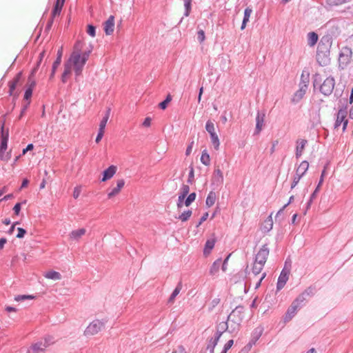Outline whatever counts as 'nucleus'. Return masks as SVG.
I'll list each match as a JSON object with an SVG mask.
<instances>
[{
    "label": "nucleus",
    "instance_id": "obj_1",
    "mask_svg": "<svg viewBox=\"0 0 353 353\" xmlns=\"http://www.w3.org/2000/svg\"><path fill=\"white\" fill-rule=\"evenodd\" d=\"M92 49H84L75 47L69 59L64 64V70L61 74V81L66 83L74 71L76 79L81 75L83 68L88 61Z\"/></svg>",
    "mask_w": 353,
    "mask_h": 353
},
{
    "label": "nucleus",
    "instance_id": "obj_2",
    "mask_svg": "<svg viewBox=\"0 0 353 353\" xmlns=\"http://www.w3.org/2000/svg\"><path fill=\"white\" fill-rule=\"evenodd\" d=\"M105 326V322L103 320L94 319L88 325L83 332V335L87 338L95 336L101 332Z\"/></svg>",
    "mask_w": 353,
    "mask_h": 353
},
{
    "label": "nucleus",
    "instance_id": "obj_3",
    "mask_svg": "<svg viewBox=\"0 0 353 353\" xmlns=\"http://www.w3.org/2000/svg\"><path fill=\"white\" fill-rule=\"evenodd\" d=\"M54 338L48 336L44 339L43 341L35 343L29 347L27 353H41L43 352L47 347L54 344Z\"/></svg>",
    "mask_w": 353,
    "mask_h": 353
},
{
    "label": "nucleus",
    "instance_id": "obj_4",
    "mask_svg": "<svg viewBox=\"0 0 353 353\" xmlns=\"http://www.w3.org/2000/svg\"><path fill=\"white\" fill-rule=\"evenodd\" d=\"M330 46H319L317 48L316 60L320 65H327L330 62Z\"/></svg>",
    "mask_w": 353,
    "mask_h": 353
},
{
    "label": "nucleus",
    "instance_id": "obj_5",
    "mask_svg": "<svg viewBox=\"0 0 353 353\" xmlns=\"http://www.w3.org/2000/svg\"><path fill=\"white\" fill-rule=\"evenodd\" d=\"M352 57V49L347 46H343L340 50L339 55V67L342 69L345 68L350 63Z\"/></svg>",
    "mask_w": 353,
    "mask_h": 353
},
{
    "label": "nucleus",
    "instance_id": "obj_6",
    "mask_svg": "<svg viewBox=\"0 0 353 353\" xmlns=\"http://www.w3.org/2000/svg\"><path fill=\"white\" fill-rule=\"evenodd\" d=\"M309 168V163L306 161H302L296 171V175L294 177L291 188H294L299 182L301 178L305 174Z\"/></svg>",
    "mask_w": 353,
    "mask_h": 353
},
{
    "label": "nucleus",
    "instance_id": "obj_7",
    "mask_svg": "<svg viewBox=\"0 0 353 353\" xmlns=\"http://www.w3.org/2000/svg\"><path fill=\"white\" fill-rule=\"evenodd\" d=\"M263 266V265L255 262L254 263V265L252 268V274L256 280V282L255 283V288H258L261 285V281L266 276L265 272L261 273Z\"/></svg>",
    "mask_w": 353,
    "mask_h": 353
},
{
    "label": "nucleus",
    "instance_id": "obj_8",
    "mask_svg": "<svg viewBox=\"0 0 353 353\" xmlns=\"http://www.w3.org/2000/svg\"><path fill=\"white\" fill-rule=\"evenodd\" d=\"M347 114V112L345 109H341L339 110L334 124L335 128H337L341 123H343V131L344 132L346 130L348 123V121L346 119Z\"/></svg>",
    "mask_w": 353,
    "mask_h": 353
},
{
    "label": "nucleus",
    "instance_id": "obj_9",
    "mask_svg": "<svg viewBox=\"0 0 353 353\" xmlns=\"http://www.w3.org/2000/svg\"><path fill=\"white\" fill-rule=\"evenodd\" d=\"M335 81L333 77H327L320 87L321 92L325 95L330 94L334 88Z\"/></svg>",
    "mask_w": 353,
    "mask_h": 353
},
{
    "label": "nucleus",
    "instance_id": "obj_10",
    "mask_svg": "<svg viewBox=\"0 0 353 353\" xmlns=\"http://www.w3.org/2000/svg\"><path fill=\"white\" fill-rule=\"evenodd\" d=\"M244 308L241 306H238L230 314L228 321L240 322L244 317Z\"/></svg>",
    "mask_w": 353,
    "mask_h": 353
},
{
    "label": "nucleus",
    "instance_id": "obj_11",
    "mask_svg": "<svg viewBox=\"0 0 353 353\" xmlns=\"http://www.w3.org/2000/svg\"><path fill=\"white\" fill-rule=\"evenodd\" d=\"M268 256L269 249L267 245H265L257 252L254 262L264 265Z\"/></svg>",
    "mask_w": 353,
    "mask_h": 353
},
{
    "label": "nucleus",
    "instance_id": "obj_12",
    "mask_svg": "<svg viewBox=\"0 0 353 353\" xmlns=\"http://www.w3.org/2000/svg\"><path fill=\"white\" fill-rule=\"evenodd\" d=\"M305 299L303 296H299L291 305V306L288 310L286 316L291 319L292 317L295 314L297 311L298 307L300 306V303L304 301Z\"/></svg>",
    "mask_w": 353,
    "mask_h": 353
},
{
    "label": "nucleus",
    "instance_id": "obj_13",
    "mask_svg": "<svg viewBox=\"0 0 353 353\" xmlns=\"http://www.w3.org/2000/svg\"><path fill=\"white\" fill-rule=\"evenodd\" d=\"M125 185V181L123 179H118L117 181L116 187L112 188L108 193V198L109 199H112L113 197L118 195L121 191L122 188Z\"/></svg>",
    "mask_w": 353,
    "mask_h": 353
},
{
    "label": "nucleus",
    "instance_id": "obj_14",
    "mask_svg": "<svg viewBox=\"0 0 353 353\" xmlns=\"http://www.w3.org/2000/svg\"><path fill=\"white\" fill-rule=\"evenodd\" d=\"M103 30L106 35H110L114 30V17L111 15L103 23Z\"/></svg>",
    "mask_w": 353,
    "mask_h": 353
},
{
    "label": "nucleus",
    "instance_id": "obj_15",
    "mask_svg": "<svg viewBox=\"0 0 353 353\" xmlns=\"http://www.w3.org/2000/svg\"><path fill=\"white\" fill-rule=\"evenodd\" d=\"M223 174L222 171L219 168H216L212 176V184L213 185H220L223 183Z\"/></svg>",
    "mask_w": 353,
    "mask_h": 353
},
{
    "label": "nucleus",
    "instance_id": "obj_16",
    "mask_svg": "<svg viewBox=\"0 0 353 353\" xmlns=\"http://www.w3.org/2000/svg\"><path fill=\"white\" fill-rule=\"evenodd\" d=\"M7 148L8 143L1 141L0 145V159L4 162H8L11 157L10 151L6 152Z\"/></svg>",
    "mask_w": 353,
    "mask_h": 353
},
{
    "label": "nucleus",
    "instance_id": "obj_17",
    "mask_svg": "<svg viewBox=\"0 0 353 353\" xmlns=\"http://www.w3.org/2000/svg\"><path fill=\"white\" fill-rule=\"evenodd\" d=\"M290 271L283 269L278 279L277 290H281L289 279Z\"/></svg>",
    "mask_w": 353,
    "mask_h": 353
},
{
    "label": "nucleus",
    "instance_id": "obj_18",
    "mask_svg": "<svg viewBox=\"0 0 353 353\" xmlns=\"http://www.w3.org/2000/svg\"><path fill=\"white\" fill-rule=\"evenodd\" d=\"M86 230L85 228H79L72 230L69 234V239L72 241H79V239L85 235Z\"/></svg>",
    "mask_w": 353,
    "mask_h": 353
},
{
    "label": "nucleus",
    "instance_id": "obj_19",
    "mask_svg": "<svg viewBox=\"0 0 353 353\" xmlns=\"http://www.w3.org/2000/svg\"><path fill=\"white\" fill-rule=\"evenodd\" d=\"M272 215V214L269 215L267 219L262 223L261 225V230L263 232H268L272 229L273 219Z\"/></svg>",
    "mask_w": 353,
    "mask_h": 353
},
{
    "label": "nucleus",
    "instance_id": "obj_20",
    "mask_svg": "<svg viewBox=\"0 0 353 353\" xmlns=\"http://www.w3.org/2000/svg\"><path fill=\"white\" fill-rule=\"evenodd\" d=\"M117 170V168L115 165H110L108 167V168L103 171L101 181H106L112 178L113 176L116 174Z\"/></svg>",
    "mask_w": 353,
    "mask_h": 353
},
{
    "label": "nucleus",
    "instance_id": "obj_21",
    "mask_svg": "<svg viewBox=\"0 0 353 353\" xmlns=\"http://www.w3.org/2000/svg\"><path fill=\"white\" fill-rule=\"evenodd\" d=\"M265 114L264 112H258L256 118V132L259 134L263 126Z\"/></svg>",
    "mask_w": 353,
    "mask_h": 353
},
{
    "label": "nucleus",
    "instance_id": "obj_22",
    "mask_svg": "<svg viewBox=\"0 0 353 353\" xmlns=\"http://www.w3.org/2000/svg\"><path fill=\"white\" fill-rule=\"evenodd\" d=\"M307 143V141L305 139L297 140L296 147V156L297 158L302 155Z\"/></svg>",
    "mask_w": 353,
    "mask_h": 353
},
{
    "label": "nucleus",
    "instance_id": "obj_23",
    "mask_svg": "<svg viewBox=\"0 0 353 353\" xmlns=\"http://www.w3.org/2000/svg\"><path fill=\"white\" fill-rule=\"evenodd\" d=\"M215 243H216L215 238H212L210 239H208L206 241L205 248H204V250H203V254L205 256H208L210 254L212 250L214 247Z\"/></svg>",
    "mask_w": 353,
    "mask_h": 353
},
{
    "label": "nucleus",
    "instance_id": "obj_24",
    "mask_svg": "<svg viewBox=\"0 0 353 353\" xmlns=\"http://www.w3.org/2000/svg\"><path fill=\"white\" fill-rule=\"evenodd\" d=\"M46 279L58 281L61 279V275L59 272L54 270H49L43 274Z\"/></svg>",
    "mask_w": 353,
    "mask_h": 353
},
{
    "label": "nucleus",
    "instance_id": "obj_25",
    "mask_svg": "<svg viewBox=\"0 0 353 353\" xmlns=\"http://www.w3.org/2000/svg\"><path fill=\"white\" fill-rule=\"evenodd\" d=\"M21 77V73L17 74L15 78L9 83V93L10 95L14 94V91Z\"/></svg>",
    "mask_w": 353,
    "mask_h": 353
},
{
    "label": "nucleus",
    "instance_id": "obj_26",
    "mask_svg": "<svg viewBox=\"0 0 353 353\" xmlns=\"http://www.w3.org/2000/svg\"><path fill=\"white\" fill-rule=\"evenodd\" d=\"M64 2L57 1L54 9L52 12V17H55L56 16H59L60 14Z\"/></svg>",
    "mask_w": 353,
    "mask_h": 353
},
{
    "label": "nucleus",
    "instance_id": "obj_27",
    "mask_svg": "<svg viewBox=\"0 0 353 353\" xmlns=\"http://www.w3.org/2000/svg\"><path fill=\"white\" fill-rule=\"evenodd\" d=\"M216 193L213 191H210L206 198L205 203L208 207L212 206L216 201Z\"/></svg>",
    "mask_w": 353,
    "mask_h": 353
},
{
    "label": "nucleus",
    "instance_id": "obj_28",
    "mask_svg": "<svg viewBox=\"0 0 353 353\" xmlns=\"http://www.w3.org/2000/svg\"><path fill=\"white\" fill-rule=\"evenodd\" d=\"M210 157L209 154L208 153V151L206 150H204L202 152L201 156V162L206 165L208 166L210 164Z\"/></svg>",
    "mask_w": 353,
    "mask_h": 353
},
{
    "label": "nucleus",
    "instance_id": "obj_29",
    "mask_svg": "<svg viewBox=\"0 0 353 353\" xmlns=\"http://www.w3.org/2000/svg\"><path fill=\"white\" fill-rule=\"evenodd\" d=\"M62 54H63V48L61 47L57 51V58L56 61L54 62L53 65H52L54 71H56V70L60 65L61 61Z\"/></svg>",
    "mask_w": 353,
    "mask_h": 353
},
{
    "label": "nucleus",
    "instance_id": "obj_30",
    "mask_svg": "<svg viewBox=\"0 0 353 353\" xmlns=\"http://www.w3.org/2000/svg\"><path fill=\"white\" fill-rule=\"evenodd\" d=\"M110 110L109 109L107 110L105 117L101 121L99 130L105 132V125L107 124V122H108L109 117H110Z\"/></svg>",
    "mask_w": 353,
    "mask_h": 353
},
{
    "label": "nucleus",
    "instance_id": "obj_31",
    "mask_svg": "<svg viewBox=\"0 0 353 353\" xmlns=\"http://www.w3.org/2000/svg\"><path fill=\"white\" fill-rule=\"evenodd\" d=\"M182 289L181 283H179L173 292L172 293L170 297L169 298V302L173 303L174 301L175 297L179 294Z\"/></svg>",
    "mask_w": 353,
    "mask_h": 353
},
{
    "label": "nucleus",
    "instance_id": "obj_32",
    "mask_svg": "<svg viewBox=\"0 0 353 353\" xmlns=\"http://www.w3.org/2000/svg\"><path fill=\"white\" fill-rule=\"evenodd\" d=\"M212 143L216 150H219L220 146V141L216 133L210 135Z\"/></svg>",
    "mask_w": 353,
    "mask_h": 353
},
{
    "label": "nucleus",
    "instance_id": "obj_33",
    "mask_svg": "<svg viewBox=\"0 0 353 353\" xmlns=\"http://www.w3.org/2000/svg\"><path fill=\"white\" fill-rule=\"evenodd\" d=\"M205 130L210 134V135H212V134L216 133L214 125L213 122L211 121L210 120H209L206 122Z\"/></svg>",
    "mask_w": 353,
    "mask_h": 353
},
{
    "label": "nucleus",
    "instance_id": "obj_34",
    "mask_svg": "<svg viewBox=\"0 0 353 353\" xmlns=\"http://www.w3.org/2000/svg\"><path fill=\"white\" fill-rule=\"evenodd\" d=\"M318 34L314 32H310L307 34V39L310 44H315L318 41Z\"/></svg>",
    "mask_w": 353,
    "mask_h": 353
},
{
    "label": "nucleus",
    "instance_id": "obj_35",
    "mask_svg": "<svg viewBox=\"0 0 353 353\" xmlns=\"http://www.w3.org/2000/svg\"><path fill=\"white\" fill-rule=\"evenodd\" d=\"M5 122L3 121L1 125V141L8 143V130H4Z\"/></svg>",
    "mask_w": 353,
    "mask_h": 353
},
{
    "label": "nucleus",
    "instance_id": "obj_36",
    "mask_svg": "<svg viewBox=\"0 0 353 353\" xmlns=\"http://www.w3.org/2000/svg\"><path fill=\"white\" fill-rule=\"evenodd\" d=\"M192 215V211L191 210H187L184 212H183L179 216V219L185 222L189 219V218Z\"/></svg>",
    "mask_w": 353,
    "mask_h": 353
},
{
    "label": "nucleus",
    "instance_id": "obj_37",
    "mask_svg": "<svg viewBox=\"0 0 353 353\" xmlns=\"http://www.w3.org/2000/svg\"><path fill=\"white\" fill-rule=\"evenodd\" d=\"M196 199V194L194 192L191 193L188 195L187 199H185L184 202V205L186 207H188Z\"/></svg>",
    "mask_w": 353,
    "mask_h": 353
},
{
    "label": "nucleus",
    "instance_id": "obj_38",
    "mask_svg": "<svg viewBox=\"0 0 353 353\" xmlns=\"http://www.w3.org/2000/svg\"><path fill=\"white\" fill-rule=\"evenodd\" d=\"M34 296L32 295H18L14 297L16 301H25L26 299H34Z\"/></svg>",
    "mask_w": 353,
    "mask_h": 353
},
{
    "label": "nucleus",
    "instance_id": "obj_39",
    "mask_svg": "<svg viewBox=\"0 0 353 353\" xmlns=\"http://www.w3.org/2000/svg\"><path fill=\"white\" fill-rule=\"evenodd\" d=\"M190 191V187L188 185H183L181 190H180V194L184 196H186Z\"/></svg>",
    "mask_w": 353,
    "mask_h": 353
},
{
    "label": "nucleus",
    "instance_id": "obj_40",
    "mask_svg": "<svg viewBox=\"0 0 353 353\" xmlns=\"http://www.w3.org/2000/svg\"><path fill=\"white\" fill-rule=\"evenodd\" d=\"M34 85V83H33L31 86L30 88H28L26 92H25V94H24V99H29L30 98H31L32 97V87Z\"/></svg>",
    "mask_w": 353,
    "mask_h": 353
},
{
    "label": "nucleus",
    "instance_id": "obj_41",
    "mask_svg": "<svg viewBox=\"0 0 353 353\" xmlns=\"http://www.w3.org/2000/svg\"><path fill=\"white\" fill-rule=\"evenodd\" d=\"M252 12V10L251 8H245V11H244V17H243V20L245 21H248L249 19H250V15Z\"/></svg>",
    "mask_w": 353,
    "mask_h": 353
},
{
    "label": "nucleus",
    "instance_id": "obj_42",
    "mask_svg": "<svg viewBox=\"0 0 353 353\" xmlns=\"http://www.w3.org/2000/svg\"><path fill=\"white\" fill-rule=\"evenodd\" d=\"M220 263H221V260H217L214 263V264L211 268V270H210L211 274H214L215 272H216L218 271L219 266Z\"/></svg>",
    "mask_w": 353,
    "mask_h": 353
},
{
    "label": "nucleus",
    "instance_id": "obj_43",
    "mask_svg": "<svg viewBox=\"0 0 353 353\" xmlns=\"http://www.w3.org/2000/svg\"><path fill=\"white\" fill-rule=\"evenodd\" d=\"M234 343V341L232 339L229 340L227 343L225 345L224 348L221 353H227L228 350L231 348Z\"/></svg>",
    "mask_w": 353,
    "mask_h": 353
},
{
    "label": "nucleus",
    "instance_id": "obj_44",
    "mask_svg": "<svg viewBox=\"0 0 353 353\" xmlns=\"http://www.w3.org/2000/svg\"><path fill=\"white\" fill-rule=\"evenodd\" d=\"M81 186H77L74 188V191H73V197L74 199H77L79 198V196H80V194H81Z\"/></svg>",
    "mask_w": 353,
    "mask_h": 353
},
{
    "label": "nucleus",
    "instance_id": "obj_45",
    "mask_svg": "<svg viewBox=\"0 0 353 353\" xmlns=\"http://www.w3.org/2000/svg\"><path fill=\"white\" fill-rule=\"evenodd\" d=\"M197 40L199 43H202L205 40V33L203 30H199L197 32Z\"/></svg>",
    "mask_w": 353,
    "mask_h": 353
},
{
    "label": "nucleus",
    "instance_id": "obj_46",
    "mask_svg": "<svg viewBox=\"0 0 353 353\" xmlns=\"http://www.w3.org/2000/svg\"><path fill=\"white\" fill-rule=\"evenodd\" d=\"M87 32L91 37H94L95 36V27L92 25H88Z\"/></svg>",
    "mask_w": 353,
    "mask_h": 353
},
{
    "label": "nucleus",
    "instance_id": "obj_47",
    "mask_svg": "<svg viewBox=\"0 0 353 353\" xmlns=\"http://www.w3.org/2000/svg\"><path fill=\"white\" fill-rule=\"evenodd\" d=\"M185 198V196L179 194L178 198V202H177V207L179 208H181L183 205V200Z\"/></svg>",
    "mask_w": 353,
    "mask_h": 353
},
{
    "label": "nucleus",
    "instance_id": "obj_48",
    "mask_svg": "<svg viewBox=\"0 0 353 353\" xmlns=\"http://www.w3.org/2000/svg\"><path fill=\"white\" fill-rule=\"evenodd\" d=\"M17 230H18V234H17V237L19 239L23 238L24 236V235L26 234V231L21 228H18Z\"/></svg>",
    "mask_w": 353,
    "mask_h": 353
},
{
    "label": "nucleus",
    "instance_id": "obj_49",
    "mask_svg": "<svg viewBox=\"0 0 353 353\" xmlns=\"http://www.w3.org/2000/svg\"><path fill=\"white\" fill-rule=\"evenodd\" d=\"M21 204L20 203H17L15 204V205L13 208L14 212L16 215H19L20 210H21Z\"/></svg>",
    "mask_w": 353,
    "mask_h": 353
},
{
    "label": "nucleus",
    "instance_id": "obj_50",
    "mask_svg": "<svg viewBox=\"0 0 353 353\" xmlns=\"http://www.w3.org/2000/svg\"><path fill=\"white\" fill-rule=\"evenodd\" d=\"M191 3H184L185 8V15L186 17L189 16L190 10H191Z\"/></svg>",
    "mask_w": 353,
    "mask_h": 353
},
{
    "label": "nucleus",
    "instance_id": "obj_51",
    "mask_svg": "<svg viewBox=\"0 0 353 353\" xmlns=\"http://www.w3.org/2000/svg\"><path fill=\"white\" fill-rule=\"evenodd\" d=\"M104 132H105L104 131L99 130V132H98V134H97L96 140H95V141L97 143H99L101 141V140L102 139V138L103 137Z\"/></svg>",
    "mask_w": 353,
    "mask_h": 353
},
{
    "label": "nucleus",
    "instance_id": "obj_52",
    "mask_svg": "<svg viewBox=\"0 0 353 353\" xmlns=\"http://www.w3.org/2000/svg\"><path fill=\"white\" fill-rule=\"evenodd\" d=\"M151 121L150 117H146L143 122V126L145 128L150 127L151 125Z\"/></svg>",
    "mask_w": 353,
    "mask_h": 353
},
{
    "label": "nucleus",
    "instance_id": "obj_53",
    "mask_svg": "<svg viewBox=\"0 0 353 353\" xmlns=\"http://www.w3.org/2000/svg\"><path fill=\"white\" fill-rule=\"evenodd\" d=\"M34 148V145L32 143H30L27 145V147L23 150L22 154L24 155L28 151L32 150Z\"/></svg>",
    "mask_w": 353,
    "mask_h": 353
},
{
    "label": "nucleus",
    "instance_id": "obj_54",
    "mask_svg": "<svg viewBox=\"0 0 353 353\" xmlns=\"http://www.w3.org/2000/svg\"><path fill=\"white\" fill-rule=\"evenodd\" d=\"M172 353H186V352L183 346H179Z\"/></svg>",
    "mask_w": 353,
    "mask_h": 353
},
{
    "label": "nucleus",
    "instance_id": "obj_55",
    "mask_svg": "<svg viewBox=\"0 0 353 353\" xmlns=\"http://www.w3.org/2000/svg\"><path fill=\"white\" fill-rule=\"evenodd\" d=\"M208 217V213L205 212L201 218L200 221L197 226H199L203 221H205Z\"/></svg>",
    "mask_w": 353,
    "mask_h": 353
},
{
    "label": "nucleus",
    "instance_id": "obj_56",
    "mask_svg": "<svg viewBox=\"0 0 353 353\" xmlns=\"http://www.w3.org/2000/svg\"><path fill=\"white\" fill-rule=\"evenodd\" d=\"M168 104V103H167V101L165 100H164L163 101L161 102L159 104V106L161 109L165 110L167 108Z\"/></svg>",
    "mask_w": 353,
    "mask_h": 353
},
{
    "label": "nucleus",
    "instance_id": "obj_57",
    "mask_svg": "<svg viewBox=\"0 0 353 353\" xmlns=\"http://www.w3.org/2000/svg\"><path fill=\"white\" fill-rule=\"evenodd\" d=\"M192 144H193V142L191 143L190 145H189L186 149V151H185V154L187 156H189L191 152H192Z\"/></svg>",
    "mask_w": 353,
    "mask_h": 353
},
{
    "label": "nucleus",
    "instance_id": "obj_58",
    "mask_svg": "<svg viewBox=\"0 0 353 353\" xmlns=\"http://www.w3.org/2000/svg\"><path fill=\"white\" fill-rule=\"evenodd\" d=\"M294 200V196H291L290 197V199H289V202L285 204L283 208L282 209H281L279 212H278V214H279L281 212H282L291 202H292V201Z\"/></svg>",
    "mask_w": 353,
    "mask_h": 353
},
{
    "label": "nucleus",
    "instance_id": "obj_59",
    "mask_svg": "<svg viewBox=\"0 0 353 353\" xmlns=\"http://www.w3.org/2000/svg\"><path fill=\"white\" fill-rule=\"evenodd\" d=\"M7 239L5 238L0 239V250L3 249L4 245L6 243Z\"/></svg>",
    "mask_w": 353,
    "mask_h": 353
},
{
    "label": "nucleus",
    "instance_id": "obj_60",
    "mask_svg": "<svg viewBox=\"0 0 353 353\" xmlns=\"http://www.w3.org/2000/svg\"><path fill=\"white\" fill-rule=\"evenodd\" d=\"M6 310L8 312H17V309L15 307L11 306H7L6 307Z\"/></svg>",
    "mask_w": 353,
    "mask_h": 353
},
{
    "label": "nucleus",
    "instance_id": "obj_61",
    "mask_svg": "<svg viewBox=\"0 0 353 353\" xmlns=\"http://www.w3.org/2000/svg\"><path fill=\"white\" fill-rule=\"evenodd\" d=\"M28 179H24L22 182V184H21V188H26L28 184Z\"/></svg>",
    "mask_w": 353,
    "mask_h": 353
},
{
    "label": "nucleus",
    "instance_id": "obj_62",
    "mask_svg": "<svg viewBox=\"0 0 353 353\" xmlns=\"http://www.w3.org/2000/svg\"><path fill=\"white\" fill-rule=\"evenodd\" d=\"M12 198H13V194H9L6 195L2 199V200H8V199H12ZM0 201H1V199Z\"/></svg>",
    "mask_w": 353,
    "mask_h": 353
},
{
    "label": "nucleus",
    "instance_id": "obj_63",
    "mask_svg": "<svg viewBox=\"0 0 353 353\" xmlns=\"http://www.w3.org/2000/svg\"><path fill=\"white\" fill-rule=\"evenodd\" d=\"M305 93V90H303L302 88L298 91L296 94V95H299L300 97H301Z\"/></svg>",
    "mask_w": 353,
    "mask_h": 353
},
{
    "label": "nucleus",
    "instance_id": "obj_64",
    "mask_svg": "<svg viewBox=\"0 0 353 353\" xmlns=\"http://www.w3.org/2000/svg\"><path fill=\"white\" fill-rule=\"evenodd\" d=\"M350 103H353V88L351 90V94H350Z\"/></svg>",
    "mask_w": 353,
    "mask_h": 353
}]
</instances>
